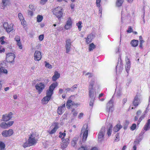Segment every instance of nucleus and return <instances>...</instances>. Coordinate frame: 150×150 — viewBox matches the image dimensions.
Here are the masks:
<instances>
[{"label":"nucleus","mask_w":150,"mask_h":150,"mask_svg":"<svg viewBox=\"0 0 150 150\" xmlns=\"http://www.w3.org/2000/svg\"><path fill=\"white\" fill-rule=\"evenodd\" d=\"M58 85V83L56 82H54L50 85L48 89L46 91V96H45L41 100L42 103L46 104L48 103L53 93L54 90L57 86Z\"/></svg>","instance_id":"f257e3e1"},{"label":"nucleus","mask_w":150,"mask_h":150,"mask_svg":"<svg viewBox=\"0 0 150 150\" xmlns=\"http://www.w3.org/2000/svg\"><path fill=\"white\" fill-rule=\"evenodd\" d=\"M36 135L34 132L29 135L28 142H25L23 145L24 148L33 146L36 144L38 141V139L36 138Z\"/></svg>","instance_id":"f03ea898"},{"label":"nucleus","mask_w":150,"mask_h":150,"mask_svg":"<svg viewBox=\"0 0 150 150\" xmlns=\"http://www.w3.org/2000/svg\"><path fill=\"white\" fill-rule=\"evenodd\" d=\"M52 12L58 19L61 18L63 16L62 8L58 6L52 9Z\"/></svg>","instance_id":"7ed1b4c3"},{"label":"nucleus","mask_w":150,"mask_h":150,"mask_svg":"<svg viewBox=\"0 0 150 150\" xmlns=\"http://www.w3.org/2000/svg\"><path fill=\"white\" fill-rule=\"evenodd\" d=\"M81 134H83L82 140L83 141L86 140L88 136V125L87 124H84L81 131Z\"/></svg>","instance_id":"20e7f679"},{"label":"nucleus","mask_w":150,"mask_h":150,"mask_svg":"<svg viewBox=\"0 0 150 150\" xmlns=\"http://www.w3.org/2000/svg\"><path fill=\"white\" fill-rule=\"evenodd\" d=\"M94 83V81L92 80L89 86V95L90 98H93L94 96V92L93 87Z\"/></svg>","instance_id":"39448f33"},{"label":"nucleus","mask_w":150,"mask_h":150,"mask_svg":"<svg viewBox=\"0 0 150 150\" xmlns=\"http://www.w3.org/2000/svg\"><path fill=\"white\" fill-rule=\"evenodd\" d=\"M45 85L42 82L37 83L35 87L39 94H40L45 89Z\"/></svg>","instance_id":"423d86ee"},{"label":"nucleus","mask_w":150,"mask_h":150,"mask_svg":"<svg viewBox=\"0 0 150 150\" xmlns=\"http://www.w3.org/2000/svg\"><path fill=\"white\" fill-rule=\"evenodd\" d=\"M13 23H11L8 24L7 22H4L3 24V26L7 32L8 33H10L13 30Z\"/></svg>","instance_id":"0eeeda50"},{"label":"nucleus","mask_w":150,"mask_h":150,"mask_svg":"<svg viewBox=\"0 0 150 150\" xmlns=\"http://www.w3.org/2000/svg\"><path fill=\"white\" fill-rule=\"evenodd\" d=\"M6 60L8 62L12 63L14 62L15 57V54L13 53H8L6 54Z\"/></svg>","instance_id":"6e6552de"},{"label":"nucleus","mask_w":150,"mask_h":150,"mask_svg":"<svg viewBox=\"0 0 150 150\" xmlns=\"http://www.w3.org/2000/svg\"><path fill=\"white\" fill-rule=\"evenodd\" d=\"M66 44L65 47L66 50V53H68L71 50V40L70 39H67L66 41Z\"/></svg>","instance_id":"1a4fd4ad"},{"label":"nucleus","mask_w":150,"mask_h":150,"mask_svg":"<svg viewBox=\"0 0 150 150\" xmlns=\"http://www.w3.org/2000/svg\"><path fill=\"white\" fill-rule=\"evenodd\" d=\"M13 133L12 129H9L8 130H4L2 132L1 134L4 137H8L11 136Z\"/></svg>","instance_id":"9d476101"},{"label":"nucleus","mask_w":150,"mask_h":150,"mask_svg":"<svg viewBox=\"0 0 150 150\" xmlns=\"http://www.w3.org/2000/svg\"><path fill=\"white\" fill-rule=\"evenodd\" d=\"M79 104L75 103L71 100H68L66 103V107L67 108H70L72 106L77 107Z\"/></svg>","instance_id":"9b49d317"},{"label":"nucleus","mask_w":150,"mask_h":150,"mask_svg":"<svg viewBox=\"0 0 150 150\" xmlns=\"http://www.w3.org/2000/svg\"><path fill=\"white\" fill-rule=\"evenodd\" d=\"M34 57L35 60L40 61L42 58L41 52L38 50L35 51L34 54Z\"/></svg>","instance_id":"f8f14e48"},{"label":"nucleus","mask_w":150,"mask_h":150,"mask_svg":"<svg viewBox=\"0 0 150 150\" xmlns=\"http://www.w3.org/2000/svg\"><path fill=\"white\" fill-rule=\"evenodd\" d=\"M72 22L71 18L69 17L67 21L64 26V28L66 30H68L72 27Z\"/></svg>","instance_id":"ddd939ff"},{"label":"nucleus","mask_w":150,"mask_h":150,"mask_svg":"<svg viewBox=\"0 0 150 150\" xmlns=\"http://www.w3.org/2000/svg\"><path fill=\"white\" fill-rule=\"evenodd\" d=\"M54 127L51 130L48 131V132L50 134H54L56 132L57 129L59 128V123L57 122H55L54 123Z\"/></svg>","instance_id":"4468645a"},{"label":"nucleus","mask_w":150,"mask_h":150,"mask_svg":"<svg viewBox=\"0 0 150 150\" xmlns=\"http://www.w3.org/2000/svg\"><path fill=\"white\" fill-rule=\"evenodd\" d=\"M140 103V99L139 98L138 96L137 95H136L134 97L133 101L132 104L135 108L137 107V106Z\"/></svg>","instance_id":"2eb2a0df"},{"label":"nucleus","mask_w":150,"mask_h":150,"mask_svg":"<svg viewBox=\"0 0 150 150\" xmlns=\"http://www.w3.org/2000/svg\"><path fill=\"white\" fill-rule=\"evenodd\" d=\"M105 132V127H103L98 134V138L99 139L101 140L103 138Z\"/></svg>","instance_id":"dca6fc26"},{"label":"nucleus","mask_w":150,"mask_h":150,"mask_svg":"<svg viewBox=\"0 0 150 150\" xmlns=\"http://www.w3.org/2000/svg\"><path fill=\"white\" fill-rule=\"evenodd\" d=\"M62 140L63 143L61 144V147L62 149L66 148L69 142V139L66 138L63 139Z\"/></svg>","instance_id":"f3484780"},{"label":"nucleus","mask_w":150,"mask_h":150,"mask_svg":"<svg viewBox=\"0 0 150 150\" xmlns=\"http://www.w3.org/2000/svg\"><path fill=\"white\" fill-rule=\"evenodd\" d=\"M18 17L21 21V24L24 28L26 26V23L24 20L22 14L19 13L18 14Z\"/></svg>","instance_id":"a211bd4d"},{"label":"nucleus","mask_w":150,"mask_h":150,"mask_svg":"<svg viewBox=\"0 0 150 150\" xmlns=\"http://www.w3.org/2000/svg\"><path fill=\"white\" fill-rule=\"evenodd\" d=\"M65 108V103H64L62 105L58 107L57 112L59 115L62 114L64 112V109Z\"/></svg>","instance_id":"6ab92c4d"},{"label":"nucleus","mask_w":150,"mask_h":150,"mask_svg":"<svg viewBox=\"0 0 150 150\" xmlns=\"http://www.w3.org/2000/svg\"><path fill=\"white\" fill-rule=\"evenodd\" d=\"M126 63L125 65V68L126 71L128 73L130 68V63L129 60V59L127 57V58L126 59Z\"/></svg>","instance_id":"aec40b11"},{"label":"nucleus","mask_w":150,"mask_h":150,"mask_svg":"<svg viewBox=\"0 0 150 150\" xmlns=\"http://www.w3.org/2000/svg\"><path fill=\"white\" fill-rule=\"evenodd\" d=\"M12 114V113L11 112L8 115L5 114L3 115L2 117L3 120L4 121H7L9 120L11 118Z\"/></svg>","instance_id":"412c9836"},{"label":"nucleus","mask_w":150,"mask_h":150,"mask_svg":"<svg viewBox=\"0 0 150 150\" xmlns=\"http://www.w3.org/2000/svg\"><path fill=\"white\" fill-rule=\"evenodd\" d=\"M93 35L90 34L88 35L86 39V42L87 44H88L92 41Z\"/></svg>","instance_id":"4be33fe9"},{"label":"nucleus","mask_w":150,"mask_h":150,"mask_svg":"<svg viewBox=\"0 0 150 150\" xmlns=\"http://www.w3.org/2000/svg\"><path fill=\"white\" fill-rule=\"evenodd\" d=\"M60 76V74L57 71H55L54 73V75L52 77V81H55Z\"/></svg>","instance_id":"5701e85b"},{"label":"nucleus","mask_w":150,"mask_h":150,"mask_svg":"<svg viewBox=\"0 0 150 150\" xmlns=\"http://www.w3.org/2000/svg\"><path fill=\"white\" fill-rule=\"evenodd\" d=\"M101 0H96V4L97 7L100 8L99 9V12L101 14H102V8L101 7L100 8L101 6L100 3L101 2Z\"/></svg>","instance_id":"b1692460"},{"label":"nucleus","mask_w":150,"mask_h":150,"mask_svg":"<svg viewBox=\"0 0 150 150\" xmlns=\"http://www.w3.org/2000/svg\"><path fill=\"white\" fill-rule=\"evenodd\" d=\"M122 127V125L119 124H117L113 128V131L115 132H117Z\"/></svg>","instance_id":"393cba45"},{"label":"nucleus","mask_w":150,"mask_h":150,"mask_svg":"<svg viewBox=\"0 0 150 150\" xmlns=\"http://www.w3.org/2000/svg\"><path fill=\"white\" fill-rule=\"evenodd\" d=\"M150 128V119L147 120V122L146 124L144 127V129L145 131L147 130Z\"/></svg>","instance_id":"a878e982"},{"label":"nucleus","mask_w":150,"mask_h":150,"mask_svg":"<svg viewBox=\"0 0 150 150\" xmlns=\"http://www.w3.org/2000/svg\"><path fill=\"white\" fill-rule=\"evenodd\" d=\"M138 40L134 39L131 40L130 44L132 46L136 47L138 45Z\"/></svg>","instance_id":"bb28decb"},{"label":"nucleus","mask_w":150,"mask_h":150,"mask_svg":"<svg viewBox=\"0 0 150 150\" xmlns=\"http://www.w3.org/2000/svg\"><path fill=\"white\" fill-rule=\"evenodd\" d=\"M2 3L3 5V9L5 6L9 5L10 4L9 0H2Z\"/></svg>","instance_id":"cd10ccee"},{"label":"nucleus","mask_w":150,"mask_h":150,"mask_svg":"<svg viewBox=\"0 0 150 150\" xmlns=\"http://www.w3.org/2000/svg\"><path fill=\"white\" fill-rule=\"evenodd\" d=\"M96 45L93 43L90 44L89 45V51H91L95 48Z\"/></svg>","instance_id":"c85d7f7f"},{"label":"nucleus","mask_w":150,"mask_h":150,"mask_svg":"<svg viewBox=\"0 0 150 150\" xmlns=\"http://www.w3.org/2000/svg\"><path fill=\"white\" fill-rule=\"evenodd\" d=\"M139 40L140 42L139 47L140 48H142L143 43L144 41L143 40L142 36H140L139 37Z\"/></svg>","instance_id":"c756f323"},{"label":"nucleus","mask_w":150,"mask_h":150,"mask_svg":"<svg viewBox=\"0 0 150 150\" xmlns=\"http://www.w3.org/2000/svg\"><path fill=\"white\" fill-rule=\"evenodd\" d=\"M65 131H64V132H59V137L60 138H61L62 140L64 139L66 136V134L65 133Z\"/></svg>","instance_id":"7c9ffc66"},{"label":"nucleus","mask_w":150,"mask_h":150,"mask_svg":"<svg viewBox=\"0 0 150 150\" xmlns=\"http://www.w3.org/2000/svg\"><path fill=\"white\" fill-rule=\"evenodd\" d=\"M77 86V84L74 85L71 88H67L66 89L67 91H73L75 90V89L76 88Z\"/></svg>","instance_id":"2f4dec72"},{"label":"nucleus","mask_w":150,"mask_h":150,"mask_svg":"<svg viewBox=\"0 0 150 150\" xmlns=\"http://www.w3.org/2000/svg\"><path fill=\"white\" fill-rule=\"evenodd\" d=\"M0 127L3 129H6L8 128V126L6 123L5 122H2L0 125Z\"/></svg>","instance_id":"473e14b6"},{"label":"nucleus","mask_w":150,"mask_h":150,"mask_svg":"<svg viewBox=\"0 0 150 150\" xmlns=\"http://www.w3.org/2000/svg\"><path fill=\"white\" fill-rule=\"evenodd\" d=\"M78 150H89V148L86 145L81 146L78 148Z\"/></svg>","instance_id":"72a5a7b5"},{"label":"nucleus","mask_w":150,"mask_h":150,"mask_svg":"<svg viewBox=\"0 0 150 150\" xmlns=\"http://www.w3.org/2000/svg\"><path fill=\"white\" fill-rule=\"evenodd\" d=\"M43 17L40 15H38L37 17V21L38 22H41L43 20Z\"/></svg>","instance_id":"f704fd0d"},{"label":"nucleus","mask_w":150,"mask_h":150,"mask_svg":"<svg viewBox=\"0 0 150 150\" xmlns=\"http://www.w3.org/2000/svg\"><path fill=\"white\" fill-rule=\"evenodd\" d=\"M124 1L123 0H117L116 5L118 7H120L122 6Z\"/></svg>","instance_id":"c9c22d12"},{"label":"nucleus","mask_w":150,"mask_h":150,"mask_svg":"<svg viewBox=\"0 0 150 150\" xmlns=\"http://www.w3.org/2000/svg\"><path fill=\"white\" fill-rule=\"evenodd\" d=\"M5 144L2 142L0 141V149L1 150H4L5 148Z\"/></svg>","instance_id":"e433bc0d"},{"label":"nucleus","mask_w":150,"mask_h":150,"mask_svg":"<svg viewBox=\"0 0 150 150\" xmlns=\"http://www.w3.org/2000/svg\"><path fill=\"white\" fill-rule=\"evenodd\" d=\"M0 72L1 73H4L7 74V71L4 67H1L0 68Z\"/></svg>","instance_id":"4c0bfd02"},{"label":"nucleus","mask_w":150,"mask_h":150,"mask_svg":"<svg viewBox=\"0 0 150 150\" xmlns=\"http://www.w3.org/2000/svg\"><path fill=\"white\" fill-rule=\"evenodd\" d=\"M82 24V22L81 21H79L78 23H76V25L78 26L79 30V31H81L82 27L81 25Z\"/></svg>","instance_id":"58836bf2"},{"label":"nucleus","mask_w":150,"mask_h":150,"mask_svg":"<svg viewBox=\"0 0 150 150\" xmlns=\"http://www.w3.org/2000/svg\"><path fill=\"white\" fill-rule=\"evenodd\" d=\"M5 39V37L4 36H2L0 38V43L1 44L4 45L5 44L6 42L4 41Z\"/></svg>","instance_id":"ea45409f"},{"label":"nucleus","mask_w":150,"mask_h":150,"mask_svg":"<svg viewBox=\"0 0 150 150\" xmlns=\"http://www.w3.org/2000/svg\"><path fill=\"white\" fill-rule=\"evenodd\" d=\"M71 113L72 114L73 117H75L77 115L78 112L76 111H75L74 109H72L71 110Z\"/></svg>","instance_id":"a19ab883"},{"label":"nucleus","mask_w":150,"mask_h":150,"mask_svg":"<svg viewBox=\"0 0 150 150\" xmlns=\"http://www.w3.org/2000/svg\"><path fill=\"white\" fill-rule=\"evenodd\" d=\"M112 127L111 126L110 127L108 130L107 134H108V137H110L111 135V132H112Z\"/></svg>","instance_id":"79ce46f5"},{"label":"nucleus","mask_w":150,"mask_h":150,"mask_svg":"<svg viewBox=\"0 0 150 150\" xmlns=\"http://www.w3.org/2000/svg\"><path fill=\"white\" fill-rule=\"evenodd\" d=\"M33 11H34L32 10H28L27 12L28 16H32L33 15Z\"/></svg>","instance_id":"37998d69"},{"label":"nucleus","mask_w":150,"mask_h":150,"mask_svg":"<svg viewBox=\"0 0 150 150\" xmlns=\"http://www.w3.org/2000/svg\"><path fill=\"white\" fill-rule=\"evenodd\" d=\"M16 44L18 46V47L19 49H22L23 46L21 41L17 42Z\"/></svg>","instance_id":"c03bdc74"},{"label":"nucleus","mask_w":150,"mask_h":150,"mask_svg":"<svg viewBox=\"0 0 150 150\" xmlns=\"http://www.w3.org/2000/svg\"><path fill=\"white\" fill-rule=\"evenodd\" d=\"M136 128V125L135 124H133L130 127V129L132 131L134 130Z\"/></svg>","instance_id":"a18cd8bd"},{"label":"nucleus","mask_w":150,"mask_h":150,"mask_svg":"<svg viewBox=\"0 0 150 150\" xmlns=\"http://www.w3.org/2000/svg\"><path fill=\"white\" fill-rule=\"evenodd\" d=\"M140 141L138 139H136L134 142V146H137L139 144Z\"/></svg>","instance_id":"49530a36"},{"label":"nucleus","mask_w":150,"mask_h":150,"mask_svg":"<svg viewBox=\"0 0 150 150\" xmlns=\"http://www.w3.org/2000/svg\"><path fill=\"white\" fill-rule=\"evenodd\" d=\"M45 66L46 67L49 69H50L52 68V66L51 64L47 63L46 61L45 62Z\"/></svg>","instance_id":"de8ad7c7"},{"label":"nucleus","mask_w":150,"mask_h":150,"mask_svg":"<svg viewBox=\"0 0 150 150\" xmlns=\"http://www.w3.org/2000/svg\"><path fill=\"white\" fill-rule=\"evenodd\" d=\"M29 8L32 11H35V8L33 5L30 4L29 6Z\"/></svg>","instance_id":"09e8293b"},{"label":"nucleus","mask_w":150,"mask_h":150,"mask_svg":"<svg viewBox=\"0 0 150 150\" xmlns=\"http://www.w3.org/2000/svg\"><path fill=\"white\" fill-rule=\"evenodd\" d=\"M133 32V29L132 27L129 26L128 27V29L127 30V32L128 33H130Z\"/></svg>","instance_id":"8fccbe9b"},{"label":"nucleus","mask_w":150,"mask_h":150,"mask_svg":"<svg viewBox=\"0 0 150 150\" xmlns=\"http://www.w3.org/2000/svg\"><path fill=\"white\" fill-rule=\"evenodd\" d=\"M14 39L17 42L21 41L20 37L18 35L15 36Z\"/></svg>","instance_id":"3c124183"},{"label":"nucleus","mask_w":150,"mask_h":150,"mask_svg":"<svg viewBox=\"0 0 150 150\" xmlns=\"http://www.w3.org/2000/svg\"><path fill=\"white\" fill-rule=\"evenodd\" d=\"M116 138L115 139V141L116 142L118 141L119 140L120 136L119 134L118 133H117L115 135Z\"/></svg>","instance_id":"603ef678"},{"label":"nucleus","mask_w":150,"mask_h":150,"mask_svg":"<svg viewBox=\"0 0 150 150\" xmlns=\"http://www.w3.org/2000/svg\"><path fill=\"white\" fill-rule=\"evenodd\" d=\"M5 51V49L2 46H0V53L4 52Z\"/></svg>","instance_id":"864d4df0"},{"label":"nucleus","mask_w":150,"mask_h":150,"mask_svg":"<svg viewBox=\"0 0 150 150\" xmlns=\"http://www.w3.org/2000/svg\"><path fill=\"white\" fill-rule=\"evenodd\" d=\"M14 122L13 121H11L9 122L7 124L8 126V127L11 126L13 123Z\"/></svg>","instance_id":"5fc2aeb1"},{"label":"nucleus","mask_w":150,"mask_h":150,"mask_svg":"<svg viewBox=\"0 0 150 150\" xmlns=\"http://www.w3.org/2000/svg\"><path fill=\"white\" fill-rule=\"evenodd\" d=\"M144 115H142L140 117L138 121V122L137 123L138 125H139V124L140 122L144 118Z\"/></svg>","instance_id":"6e6d98bb"},{"label":"nucleus","mask_w":150,"mask_h":150,"mask_svg":"<svg viewBox=\"0 0 150 150\" xmlns=\"http://www.w3.org/2000/svg\"><path fill=\"white\" fill-rule=\"evenodd\" d=\"M44 36L43 35H41L39 37V40L40 41H42L44 38Z\"/></svg>","instance_id":"4d7b16f0"},{"label":"nucleus","mask_w":150,"mask_h":150,"mask_svg":"<svg viewBox=\"0 0 150 150\" xmlns=\"http://www.w3.org/2000/svg\"><path fill=\"white\" fill-rule=\"evenodd\" d=\"M83 113H80L78 116V118L79 119H81L83 117Z\"/></svg>","instance_id":"13d9d810"},{"label":"nucleus","mask_w":150,"mask_h":150,"mask_svg":"<svg viewBox=\"0 0 150 150\" xmlns=\"http://www.w3.org/2000/svg\"><path fill=\"white\" fill-rule=\"evenodd\" d=\"M47 1V0H41L40 2V4H44Z\"/></svg>","instance_id":"bf43d9fd"},{"label":"nucleus","mask_w":150,"mask_h":150,"mask_svg":"<svg viewBox=\"0 0 150 150\" xmlns=\"http://www.w3.org/2000/svg\"><path fill=\"white\" fill-rule=\"evenodd\" d=\"M88 75H89L88 76V77L89 78H90L91 77H92V74L91 73H90L89 72H88L85 74L86 76H87Z\"/></svg>","instance_id":"052dcab7"},{"label":"nucleus","mask_w":150,"mask_h":150,"mask_svg":"<svg viewBox=\"0 0 150 150\" xmlns=\"http://www.w3.org/2000/svg\"><path fill=\"white\" fill-rule=\"evenodd\" d=\"M93 102H94V100H91L89 103V105L90 106H91L92 107L93 105Z\"/></svg>","instance_id":"680f3d73"},{"label":"nucleus","mask_w":150,"mask_h":150,"mask_svg":"<svg viewBox=\"0 0 150 150\" xmlns=\"http://www.w3.org/2000/svg\"><path fill=\"white\" fill-rule=\"evenodd\" d=\"M127 98H125L124 99H123L122 100V103L123 105H124L125 103L127 102Z\"/></svg>","instance_id":"e2e57ef3"},{"label":"nucleus","mask_w":150,"mask_h":150,"mask_svg":"<svg viewBox=\"0 0 150 150\" xmlns=\"http://www.w3.org/2000/svg\"><path fill=\"white\" fill-rule=\"evenodd\" d=\"M89 150H98V149L95 147H92L91 149H89Z\"/></svg>","instance_id":"0e129e2a"},{"label":"nucleus","mask_w":150,"mask_h":150,"mask_svg":"<svg viewBox=\"0 0 150 150\" xmlns=\"http://www.w3.org/2000/svg\"><path fill=\"white\" fill-rule=\"evenodd\" d=\"M142 113V112L141 110H139L137 111V116L140 115Z\"/></svg>","instance_id":"69168bd1"},{"label":"nucleus","mask_w":150,"mask_h":150,"mask_svg":"<svg viewBox=\"0 0 150 150\" xmlns=\"http://www.w3.org/2000/svg\"><path fill=\"white\" fill-rule=\"evenodd\" d=\"M113 103V100L112 99H111L108 102L107 104L108 105L109 104H111L112 105Z\"/></svg>","instance_id":"338daca9"},{"label":"nucleus","mask_w":150,"mask_h":150,"mask_svg":"<svg viewBox=\"0 0 150 150\" xmlns=\"http://www.w3.org/2000/svg\"><path fill=\"white\" fill-rule=\"evenodd\" d=\"M63 92V90L61 88H60L59 90V93L60 94L62 93Z\"/></svg>","instance_id":"774afa93"}]
</instances>
